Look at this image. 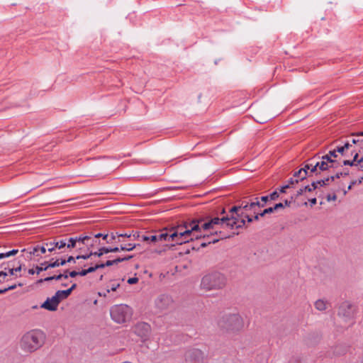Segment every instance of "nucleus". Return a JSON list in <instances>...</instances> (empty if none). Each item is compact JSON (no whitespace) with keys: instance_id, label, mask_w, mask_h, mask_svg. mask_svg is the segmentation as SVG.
Segmentation results:
<instances>
[{"instance_id":"obj_1","label":"nucleus","mask_w":363,"mask_h":363,"mask_svg":"<svg viewBox=\"0 0 363 363\" xmlns=\"http://www.w3.org/2000/svg\"><path fill=\"white\" fill-rule=\"evenodd\" d=\"M45 335L40 330H33L23 335L20 342V347L26 352H33L44 344Z\"/></svg>"},{"instance_id":"obj_2","label":"nucleus","mask_w":363,"mask_h":363,"mask_svg":"<svg viewBox=\"0 0 363 363\" xmlns=\"http://www.w3.org/2000/svg\"><path fill=\"white\" fill-rule=\"evenodd\" d=\"M209 221L211 223L212 230H214L213 233H211V235H219V237L225 235L223 234L222 231L216 230L218 226H226L228 228L233 229L234 228H242L245 225V221L244 219H241V220L239 221L235 216H229L228 215L223 216L221 218L214 217L213 218H211Z\"/></svg>"},{"instance_id":"obj_3","label":"nucleus","mask_w":363,"mask_h":363,"mask_svg":"<svg viewBox=\"0 0 363 363\" xmlns=\"http://www.w3.org/2000/svg\"><path fill=\"white\" fill-rule=\"evenodd\" d=\"M201 220H193L190 223H185L184 225H179L180 233H184L185 237L180 238L181 245L183 243L189 242L194 239L198 240L200 238H208L210 237L208 234H203L201 228H200V223Z\"/></svg>"},{"instance_id":"obj_4","label":"nucleus","mask_w":363,"mask_h":363,"mask_svg":"<svg viewBox=\"0 0 363 363\" xmlns=\"http://www.w3.org/2000/svg\"><path fill=\"white\" fill-rule=\"evenodd\" d=\"M219 328L230 333L241 330L244 327L242 317L237 313L224 315L218 321Z\"/></svg>"},{"instance_id":"obj_5","label":"nucleus","mask_w":363,"mask_h":363,"mask_svg":"<svg viewBox=\"0 0 363 363\" xmlns=\"http://www.w3.org/2000/svg\"><path fill=\"white\" fill-rule=\"evenodd\" d=\"M226 283V279L223 274L215 272L205 275L201 280V287L206 290L219 289L223 288Z\"/></svg>"},{"instance_id":"obj_6","label":"nucleus","mask_w":363,"mask_h":363,"mask_svg":"<svg viewBox=\"0 0 363 363\" xmlns=\"http://www.w3.org/2000/svg\"><path fill=\"white\" fill-rule=\"evenodd\" d=\"M110 314L113 320L122 323L130 318L132 309L125 304L115 305L111 308Z\"/></svg>"},{"instance_id":"obj_7","label":"nucleus","mask_w":363,"mask_h":363,"mask_svg":"<svg viewBox=\"0 0 363 363\" xmlns=\"http://www.w3.org/2000/svg\"><path fill=\"white\" fill-rule=\"evenodd\" d=\"M186 234L180 233L179 225L172 228L168 232H162L157 235L158 242L167 241L174 243L173 245H181L180 238L185 237Z\"/></svg>"},{"instance_id":"obj_8","label":"nucleus","mask_w":363,"mask_h":363,"mask_svg":"<svg viewBox=\"0 0 363 363\" xmlns=\"http://www.w3.org/2000/svg\"><path fill=\"white\" fill-rule=\"evenodd\" d=\"M357 311V306L350 301L342 302L338 310V315L346 320H351L354 318Z\"/></svg>"},{"instance_id":"obj_9","label":"nucleus","mask_w":363,"mask_h":363,"mask_svg":"<svg viewBox=\"0 0 363 363\" xmlns=\"http://www.w3.org/2000/svg\"><path fill=\"white\" fill-rule=\"evenodd\" d=\"M155 305L160 312H163L173 307V299L167 294H161L155 300Z\"/></svg>"},{"instance_id":"obj_10","label":"nucleus","mask_w":363,"mask_h":363,"mask_svg":"<svg viewBox=\"0 0 363 363\" xmlns=\"http://www.w3.org/2000/svg\"><path fill=\"white\" fill-rule=\"evenodd\" d=\"M205 355L203 352L196 348L188 350L184 354V363H202Z\"/></svg>"},{"instance_id":"obj_11","label":"nucleus","mask_w":363,"mask_h":363,"mask_svg":"<svg viewBox=\"0 0 363 363\" xmlns=\"http://www.w3.org/2000/svg\"><path fill=\"white\" fill-rule=\"evenodd\" d=\"M335 159L330 158L329 155H325L321 157V160L316 162V166L318 167L319 172H324L330 169L333 165Z\"/></svg>"},{"instance_id":"obj_12","label":"nucleus","mask_w":363,"mask_h":363,"mask_svg":"<svg viewBox=\"0 0 363 363\" xmlns=\"http://www.w3.org/2000/svg\"><path fill=\"white\" fill-rule=\"evenodd\" d=\"M101 235H102V233L94 234L90 233L88 235L89 240L86 242V247H87L88 250L97 247L104 244L101 241Z\"/></svg>"},{"instance_id":"obj_13","label":"nucleus","mask_w":363,"mask_h":363,"mask_svg":"<svg viewBox=\"0 0 363 363\" xmlns=\"http://www.w3.org/2000/svg\"><path fill=\"white\" fill-rule=\"evenodd\" d=\"M59 301L55 295L51 298H48L45 302L40 306V308H45L50 311H55L59 305Z\"/></svg>"},{"instance_id":"obj_14","label":"nucleus","mask_w":363,"mask_h":363,"mask_svg":"<svg viewBox=\"0 0 363 363\" xmlns=\"http://www.w3.org/2000/svg\"><path fill=\"white\" fill-rule=\"evenodd\" d=\"M150 326L146 323H139L135 327V332L138 335L145 337L149 334Z\"/></svg>"},{"instance_id":"obj_15","label":"nucleus","mask_w":363,"mask_h":363,"mask_svg":"<svg viewBox=\"0 0 363 363\" xmlns=\"http://www.w3.org/2000/svg\"><path fill=\"white\" fill-rule=\"evenodd\" d=\"M349 175V171H346L344 172H337L335 175L328 177L323 179H320L321 182V186H324L328 184L330 181L333 182L335 179H339L340 177H345Z\"/></svg>"},{"instance_id":"obj_16","label":"nucleus","mask_w":363,"mask_h":363,"mask_svg":"<svg viewBox=\"0 0 363 363\" xmlns=\"http://www.w3.org/2000/svg\"><path fill=\"white\" fill-rule=\"evenodd\" d=\"M26 250H27L30 255H34L38 256L39 252H40L41 254L45 253L46 247L45 245H42V246L37 245L35 247L29 248L28 250L23 249V250H22V252H25Z\"/></svg>"},{"instance_id":"obj_17","label":"nucleus","mask_w":363,"mask_h":363,"mask_svg":"<svg viewBox=\"0 0 363 363\" xmlns=\"http://www.w3.org/2000/svg\"><path fill=\"white\" fill-rule=\"evenodd\" d=\"M48 269H49L48 262H44L41 263L40 266H36L35 269H28V274H31V275H33L35 273L37 274H39L41 272L46 271Z\"/></svg>"},{"instance_id":"obj_18","label":"nucleus","mask_w":363,"mask_h":363,"mask_svg":"<svg viewBox=\"0 0 363 363\" xmlns=\"http://www.w3.org/2000/svg\"><path fill=\"white\" fill-rule=\"evenodd\" d=\"M257 205H259L257 202H255V200H251L250 203H246L245 206H242V211L252 213L257 208Z\"/></svg>"},{"instance_id":"obj_19","label":"nucleus","mask_w":363,"mask_h":363,"mask_svg":"<svg viewBox=\"0 0 363 363\" xmlns=\"http://www.w3.org/2000/svg\"><path fill=\"white\" fill-rule=\"evenodd\" d=\"M307 177H310V174H308V172L306 171L305 169H300L298 171L295 172L294 174V177L298 179V182L303 181Z\"/></svg>"},{"instance_id":"obj_20","label":"nucleus","mask_w":363,"mask_h":363,"mask_svg":"<svg viewBox=\"0 0 363 363\" xmlns=\"http://www.w3.org/2000/svg\"><path fill=\"white\" fill-rule=\"evenodd\" d=\"M242 206H234L230 210V213L231 214L230 216H235V218H240L243 216V211H241Z\"/></svg>"},{"instance_id":"obj_21","label":"nucleus","mask_w":363,"mask_h":363,"mask_svg":"<svg viewBox=\"0 0 363 363\" xmlns=\"http://www.w3.org/2000/svg\"><path fill=\"white\" fill-rule=\"evenodd\" d=\"M255 202H257L259 205H257V208H261L264 207L267 205V203L269 201V198L267 196H261L259 199L256 197L254 199Z\"/></svg>"},{"instance_id":"obj_22","label":"nucleus","mask_w":363,"mask_h":363,"mask_svg":"<svg viewBox=\"0 0 363 363\" xmlns=\"http://www.w3.org/2000/svg\"><path fill=\"white\" fill-rule=\"evenodd\" d=\"M70 295V291L67 290H59L55 294V296H57L59 303L62 300L66 299Z\"/></svg>"},{"instance_id":"obj_23","label":"nucleus","mask_w":363,"mask_h":363,"mask_svg":"<svg viewBox=\"0 0 363 363\" xmlns=\"http://www.w3.org/2000/svg\"><path fill=\"white\" fill-rule=\"evenodd\" d=\"M318 186H321V182L320 180L317 181H313L311 184V185H307L303 187V189H305V191L311 192L316 189L318 188Z\"/></svg>"},{"instance_id":"obj_24","label":"nucleus","mask_w":363,"mask_h":363,"mask_svg":"<svg viewBox=\"0 0 363 363\" xmlns=\"http://www.w3.org/2000/svg\"><path fill=\"white\" fill-rule=\"evenodd\" d=\"M328 303L322 299L317 300L315 302V307L318 311H325L327 308Z\"/></svg>"},{"instance_id":"obj_25","label":"nucleus","mask_w":363,"mask_h":363,"mask_svg":"<svg viewBox=\"0 0 363 363\" xmlns=\"http://www.w3.org/2000/svg\"><path fill=\"white\" fill-rule=\"evenodd\" d=\"M49 245H55L58 249H62L67 246V240H61L57 242L46 243L45 246L48 247Z\"/></svg>"},{"instance_id":"obj_26","label":"nucleus","mask_w":363,"mask_h":363,"mask_svg":"<svg viewBox=\"0 0 363 363\" xmlns=\"http://www.w3.org/2000/svg\"><path fill=\"white\" fill-rule=\"evenodd\" d=\"M75 238L78 244V246H80L81 245H84L86 246V242L87 240H89L88 235H80L79 236H75Z\"/></svg>"},{"instance_id":"obj_27","label":"nucleus","mask_w":363,"mask_h":363,"mask_svg":"<svg viewBox=\"0 0 363 363\" xmlns=\"http://www.w3.org/2000/svg\"><path fill=\"white\" fill-rule=\"evenodd\" d=\"M65 264H66L65 259H61L60 261V259H57L52 262H50V263L48 262L49 268L58 267L60 266H63Z\"/></svg>"},{"instance_id":"obj_28","label":"nucleus","mask_w":363,"mask_h":363,"mask_svg":"<svg viewBox=\"0 0 363 363\" xmlns=\"http://www.w3.org/2000/svg\"><path fill=\"white\" fill-rule=\"evenodd\" d=\"M229 236H227V235H222L220 237H219L218 238H213L212 240H208L207 242H203L201 243L200 246L201 247H206L208 244H211V243H216L217 242L219 241V240L220 239H224V238H228Z\"/></svg>"},{"instance_id":"obj_29","label":"nucleus","mask_w":363,"mask_h":363,"mask_svg":"<svg viewBox=\"0 0 363 363\" xmlns=\"http://www.w3.org/2000/svg\"><path fill=\"white\" fill-rule=\"evenodd\" d=\"M18 252V250L13 249L12 250L0 253V259L14 256Z\"/></svg>"},{"instance_id":"obj_30","label":"nucleus","mask_w":363,"mask_h":363,"mask_svg":"<svg viewBox=\"0 0 363 363\" xmlns=\"http://www.w3.org/2000/svg\"><path fill=\"white\" fill-rule=\"evenodd\" d=\"M67 247L69 249L78 247L75 237H71L67 240Z\"/></svg>"},{"instance_id":"obj_31","label":"nucleus","mask_w":363,"mask_h":363,"mask_svg":"<svg viewBox=\"0 0 363 363\" xmlns=\"http://www.w3.org/2000/svg\"><path fill=\"white\" fill-rule=\"evenodd\" d=\"M135 247H136L135 244H132V243L121 244L120 245V249H121V250H123V251H131L133 249H135Z\"/></svg>"},{"instance_id":"obj_32","label":"nucleus","mask_w":363,"mask_h":363,"mask_svg":"<svg viewBox=\"0 0 363 363\" xmlns=\"http://www.w3.org/2000/svg\"><path fill=\"white\" fill-rule=\"evenodd\" d=\"M313 174L316 176L320 174V172H319L318 169V167L316 166V163L315 164L311 163V168L310 171L308 172V174H310V177H312Z\"/></svg>"},{"instance_id":"obj_33","label":"nucleus","mask_w":363,"mask_h":363,"mask_svg":"<svg viewBox=\"0 0 363 363\" xmlns=\"http://www.w3.org/2000/svg\"><path fill=\"white\" fill-rule=\"evenodd\" d=\"M22 267H23V264L20 262V261H18V263L16 265V267L13 269V276H15L16 277H21V275H18V272H20L21 270H22Z\"/></svg>"},{"instance_id":"obj_34","label":"nucleus","mask_w":363,"mask_h":363,"mask_svg":"<svg viewBox=\"0 0 363 363\" xmlns=\"http://www.w3.org/2000/svg\"><path fill=\"white\" fill-rule=\"evenodd\" d=\"M18 263V261L16 260H11V261H9L7 262H3L1 265H0V267H9V268H14L16 267V265Z\"/></svg>"},{"instance_id":"obj_35","label":"nucleus","mask_w":363,"mask_h":363,"mask_svg":"<svg viewBox=\"0 0 363 363\" xmlns=\"http://www.w3.org/2000/svg\"><path fill=\"white\" fill-rule=\"evenodd\" d=\"M118 234L112 233L111 235H108V238L107 239L106 243L111 244L113 242H116V238H118L117 235Z\"/></svg>"},{"instance_id":"obj_36","label":"nucleus","mask_w":363,"mask_h":363,"mask_svg":"<svg viewBox=\"0 0 363 363\" xmlns=\"http://www.w3.org/2000/svg\"><path fill=\"white\" fill-rule=\"evenodd\" d=\"M132 257H133L132 255H128V256H126V257H118V258L113 259V264H118L119 262H122L123 261L129 260Z\"/></svg>"},{"instance_id":"obj_37","label":"nucleus","mask_w":363,"mask_h":363,"mask_svg":"<svg viewBox=\"0 0 363 363\" xmlns=\"http://www.w3.org/2000/svg\"><path fill=\"white\" fill-rule=\"evenodd\" d=\"M363 182V177H360L359 179H358V180H354V181H352L350 184V185L348 186L347 187V189L348 190H350L352 189V186H354V185H357V184H360Z\"/></svg>"},{"instance_id":"obj_38","label":"nucleus","mask_w":363,"mask_h":363,"mask_svg":"<svg viewBox=\"0 0 363 363\" xmlns=\"http://www.w3.org/2000/svg\"><path fill=\"white\" fill-rule=\"evenodd\" d=\"M8 277V273L5 270L0 271V283H3L9 279H6Z\"/></svg>"},{"instance_id":"obj_39","label":"nucleus","mask_w":363,"mask_h":363,"mask_svg":"<svg viewBox=\"0 0 363 363\" xmlns=\"http://www.w3.org/2000/svg\"><path fill=\"white\" fill-rule=\"evenodd\" d=\"M200 228H201V230H203V231L212 230V227H211V223L209 220L201 224L200 225Z\"/></svg>"},{"instance_id":"obj_40","label":"nucleus","mask_w":363,"mask_h":363,"mask_svg":"<svg viewBox=\"0 0 363 363\" xmlns=\"http://www.w3.org/2000/svg\"><path fill=\"white\" fill-rule=\"evenodd\" d=\"M245 218L247 219V221L248 223H252L253 221V218L252 217H251L249 214L247 213H245V212H243V216L242 217H240V218H238V220H241V219H244L245 220ZM246 222V220H245Z\"/></svg>"},{"instance_id":"obj_41","label":"nucleus","mask_w":363,"mask_h":363,"mask_svg":"<svg viewBox=\"0 0 363 363\" xmlns=\"http://www.w3.org/2000/svg\"><path fill=\"white\" fill-rule=\"evenodd\" d=\"M91 256H93V253H92V251L91 250L90 252L88 254H85V255H77L76 257V259H88Z\"/></svg>"},{"instance_id":"obj_42","label":"nucleus","mask_w":363,"mask_h":363,"mask_svg":"<svg viewBox=\"0 0 363 363\" xmlns=\"http://www.w3.org/2000/svg\"><path fill=\"white\" fill-rule=\"evenodd\" d=\"M268 197L271 201H275L279 198V193L277 192V191H274L269 195H268Z\"/></svg>"},{"instance_id":"obj_43","label":"nucleus","mask_w":363,"mask_h":363,"mask_svg":"<svg viewBox=\"0 0 363 363\" xmlns=\"http://www.w3.org/2000/svg\"><path fill=\"white\" fill-rule=\"evenodd\" d=\"M342 164L343 165H349L350 167H356L357 166V163L354 162L352 160H343Z\"/></svg>"},{"instance_id":"obj_44","label":"nucleus","mask_w":363,"mask_h":363,"mask_svg":"<svg viewBox=\"0 0 363 363\" xmlns=\"http://www.w3.org/2000/svg\"><path fill=\"white\" fill-rule=\"evenodd\" d=\"M298 183V179H296L295 177L290 178L288 181V184L290 185V188L292 187L294 184Z\"/></svg>"},{"instance_id":"obj_45","label":"nucleus","mask_w":363,"mask_h":363,"mask_svg":"<svg viewBox=\"0 0 363 363\" xmlns=\"http://www.w3.org/2000/svg\"><path fill=\"white\" fill-rule=\"evenodd\" d=\"M351 155H353L352 161L354 162L357 163L358 160H359V153L355 152V151H354V150H352Z\"/></svg>"},{"instance_id":"obj_46","label":"nucleus","mask_w":363,"mask_h":363,"mask_svg":"<svg viewBox=\"0 0 363 363\" xmlns=\"http://www.w3.org/2000/svg\"><path fill=\"white\" fill-rule=\"evenodd\" d=\"M92 253H93V256L98 257H101L104 255V253L102 252L101 247H99V250L97 251H96V252H93L92 251Z\"/></svg>"},{"instance_id":"obj_47","label":"nucleus","mask_w":363,"mask_h":363,"mask_svg":"<svg viewBox=\"0 0 363 363\" xmlns=\"http://www.w3.org/2000/svg\"><path fill=\"white\" fill-rule=\"evenodd\" d=\"M52 280H54V278H53V276H51V277H45L44 279H40L38 281V284H41L44 281H52Z\"/></svg>"},{"instance_id":"obj_48","label":"nucleus","mask_w":363,"mask_h":363,"mask_svg":"<svg viewBox=\"0 0 363 363\" xmlns=\"http://www.w3.org/2000/svg\"><path fill=\"white\" fill-rule=\"evenodd\" d=\"M2 269V270H5L6 272H7L8 273V275H11V276H13V268H9V267H1Z\"/></svg>"},{"instance_id":"obj_49","label":"nucleus","mask_w":363,"mask_h":363,"mask_svg":"<svg viewBox=\"0 0 363 363\" xmlns=\"http://www.w3.org/2000/svg\"><path fill=\"white\" fill-rule=\"evenodd\" d=\"M138 281V279L137 277H131L128 279V283L129 284H134Z\"/></svg>"},{"instance_id":"obj_50","label":"nucleus","mask_w":363,"mask_h":363,"mask_svg":"<svg viewBox=\"0 0 363 363\" xmlns=\"http://www.w3.org/2000/svg\"><path fill=\"white\" fill-rule=\"evenodd\" d=\"M284 208V203H276L274 206H273V208L274 209V211H277V210H279L280 208Z\"/></svg>"},{"instance_id":"obj_51","label":"nucleus","mask_w":363,"mask_h":363,"mask_svg":"<svg viewBox=\"0 0 363 363\" xmlns=\"http://www.w3.org/2000/svg\"><path fill=\"white\" fill-rule=\"evenodd\" d=\"M326 199L328 201H335L337 199V196L335 194H333V195L328 194L326 196Z\"/></svg>"},{"instance_id":"obj_52","label":"nucleus","mask_w":363,"mask_h":363,"mask_svg":"<svg viewBox=\"0 0 363 363\" xmlns=\"http://www.w3.org/2000/svg\"><path fill=\"white\" fill-rule=\"evenodd\" d=\"M119 286H120L119 284H112L111 286V289L107 290V292L109 293L111 291H116V289L119 287Z\"/></svg>"},{"instance_id":"obj_53","label":"nucleus","mask_w":363,"mask_h":363,"mask_svg":"<svg viewBox=\"0 0 363 363\" xmlns=\"http://www.w3.org/2000/svg\"><path fill=\"white\" fill-rule=\"evenodd\" d=\"M275 211L274 209L273 208V206L272 207H269V208H267L264 210V213H266V214H269V213H274Z\"/></svg>"},{"instance_id":"obj_54","label":"nucleus","mask_w":363,"mask_h":363,"mask_svg":"<svg viewBox=\"0 0 363 363\" xmlns=\"http://www.w3.org/2000/svg\"><path fill=\"white\" fill-rule=\"evenodd\" d=\"M328 155H329V156H330V158L337 157V151L335 149L333 150H330Z\"/></svg>"},{"instance_id":"obj_55","label":"nucleus","mask_w":363,"mask_h":363,"mask_svg":"<svg viewBox=\"0 0 363 363\" xmlns=\"http://www.w3.org/2000/svg\"><path fill=\"white\" fill-rule=\"evenodd\" d=\"M149 238H150V242H158L157 235H150Z\"/></svg>"},{"instance_id":"obj_56","label":"nucleus","mask_w":363,"mask_h":363,"mask_svg":"<svg viewBox=\"0 0 363 363\" xmlns=\"http://www.w3.org/2000/svg\"><path fill=\"white\" fill-rule=\"evenodd\" d=\"M335 150H336L337 152H339L342 155H344V152L345 150L343 146L337 147V148Z\"/></svg>"},{"instance_id":"obj_57","label":"nucleus","mask_w":363,"mask_h":363,"mask_svg":"<svg viewBox=\"0 0 363 363\" xmlns=\"http://www.w3.org/2000/svg\"><path fill=\"white\" fill-rule=\"evenodd\" d=\"M303 192H305V189H303V188L299 189L297 191V192H296V195H295V198H297V197H298L299 196L302 195V194H303Z\"/></svg>"},{"instance_id":"obj_58","label":"nucleus","mask_w":363,"mask_h":363,"mask_svg":"<svg viewBox=\"0 0 363 363\" xmlns=\"http://www.w3.org/2000/svg\"><path fill=\"white\" fill-rule=\"evenodd\" d=\"M290 188V185L289 184H286L283 186H281L280 189H279V192L281 193H285L286 192V189H289Z\"/></svg>"},{"instance_id":"obj_59","label":"nucleus","mask_w":363,"mask_h":363,"mask_svg":"<svg viewBox=\"0 0 363 363\" xmlns=\"http://www.w3.org/2000/svg\"><path fill=\"white\" fill-rule=\"evenodd\" d=\"M101 248L104 255L111 252V247H101Z\"/></svg>"},{"instance_id":"obj_60","label":"nucleus","mask_w":363,"mask_h":363,"mask_svg":"<svg viewBox=\"0 0 363 363\" xmlns=\"http://www.w3.org/2000/svg\"><path fill=\"white\" fill-rule=\"evenodd\" d=\"M118 238H132V234H128V233H124V234H119L117 235Z\"/></svg>"},{"instance_id":"obj_61","label":"nucleus","mask_w":363,"mask_h":363,"mask_svg":"<svg viewBox=\"0 0 363 363\" xmlns=\"http://www.w3.org/2000/svg\"><path fill=\"white\" fill-rule=\"evenodd\" d=\"M252 213L255 215V216L252 218L253 220H259V216L257 214V208L255 209Z\"/></svg>"},{"instance_id":"obj_62","label":"nucleus","mask_w":363,"mask_h":363,"mask_svg":"<svg viewBox=\"0 0 363 363\" xmlns=\"http://www.w3.org/2000/svg\"><path fill=\"white\" fill-rule=\"evenodd\" d=\"M104 267H106L104 263L96 264L94 265V268L96 269V270L99 269H103Z\"/></svg>"},{"instance_id":"obj_63","label":"nucleus","mask_w":363,"mask_h":363,"mask_svg":"<svg viewBox=\"0 0 363 363\" xmlns=\"http://www.w3.org/2000/svg\"><path fill=\"white\" fill-rule=\"evenodd\" d=\"M79 275V272L77 271H72L69 273V276L74 278Z\"/></svg>"},{"instance_id":"obj_64","label":"nucleus","mask_w":363,"mask_h":363,"mask_svg":"<svg viewBox=\"0 0 363 363\" xmlns=\"http://www.w3.org/2000/svg\"><path fill=\"white\" fill-rule=\"evenodd\" d=\"M352 144H358V143H361L363 145V140H359V139H355V138H353L352 140Z\"/></svg>"}]
</instances>
